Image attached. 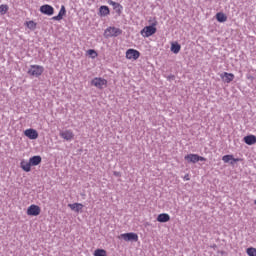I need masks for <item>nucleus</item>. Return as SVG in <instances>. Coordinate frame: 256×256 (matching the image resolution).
I'll return each mask as SVG.
<instances>
[{
	"label": "nucleus",
	"instance_id": "nucleus-1",
	"mask_svg": "<svg viewBox=\"0 0 256 256\" xmlns=\"http://www.w3.org/2000/svg\"><path fill=\"white\" fill-rule=\"evenodd\" d=\"M123 34V30H121V28H117V27H108L105 29L104 31V37H106V39H109V37H119V35Z\"/></svg>",
	"mask_w": 256,
	"mask_h": 256
},
{
	"label": "nucleus",
	"instance_id": "nucleus-2",
	"mask_svg": "<svg viewBox=\"0 0 256 256\" xmlns=\"http://www.w3.org/2000/svg\"><path fill=\"white\" fill-rule=\"evenodd\" d=\"M155 25H157V22L150 26H145L140 32L142 37H151V35H155L157 33V28Z\"/></svg>",
	"mask_w": 256,
	"mask_h": 256
},
{
	"label": "nucleus",
	"instance_id": "nucleus-3",
	"mask_svg": "<svg viewBox=\"0 0 256 256\" xmlns=\"http://www.w3.org/2000/svg\"><path fill=\"white\" fill-rule=\"evenodd\" d=\"M43 71H45L43 66L31 65L30 69L28 70V74L32 75V77H41V75H43Z\"/></svg>",
	"mask_w": 256,
	"mask_h": 256
},
{
	"label": "nucleus",
	"instance_id": "nucleus-4",
	"mask_svg": "<svg viewBox=\"0 0 256 256\" xmlns=\"http://www.w3.org/2000/svg\"><path fill=\"white\" fill-rule=\"evenodd\" d=\"M141 57V52L139 50L130 48L126 51V59L137 61Z\"/></svg>",
	"mask_w": 256,
	"mask_h": 256
},
{
	"label": "nucleus",
	"instance_id": "nucleus-5",
	"mask_svg": "<svg viewBox=\"0 0 256 256\" xmlns=\"http://www.w3.org/2000/svg\"><path fill=\"white\" fill-rule=\"evenodd\" d=\"M59 135L61 139H64V141H73V139H75L73 130H62L60 131Z\"/></svg>",
	"mask_w": 256,
	"mask_h": 256
},
{
	"label": "nucleus",
	"instance_id": "nucleus-6",
	"mask_svg": "<svg viewBox=\"0 0 256 256\" xmlns=\"http://www.w3.org/2000/svg\"><path fill=\"white\" fill-rule=\"evenodd\" d=\"M187 163H198V161H205V157L199 156L197 154H188L184 157Z\"/></svg>",
	"mask_w": 256,
	"mask_h": 256
},
{
	"label": "nucleus",
	"instance_id": "nucleus-7",
	"mask_svg": "<svg viewBox=\"0 0 256 256\" xmlns=\"http://www.w3.org/2000/svg\"><path fill=\"white\" fill-rule=\"evenodd\" d=\"M121 239L124 241H133L136 243V241H139V235L134 232L124 233L120 235Z\"/></svg>",
	"mask_w": 256,
	"mask_h": 256
},
{
	"label": "nucleus",
	"instance_id": "nucleus-8",
	"mask_svg": "<svg viewBox=\"0 0 256 256\" xmlns=\"http://www.w3.org/2000/svg\"><path fill=\"white\" fill-rule=\"evenodd\" d=\"M41 214V207L38 205L32 204L27 209V215H30L32 217H37V215Z\"/></svg>",
	"mask_w": 256,
	"mask_h": 256
},
{
	"label": "nucleus",
	"instance_id": "nucleus-9",
	"mask_svg": "<svg viewBox=\"0 0 256 256\" xmlns=\"http://www.w3.org/2000/svg\"><path fill=\"white\" fill-rule=\"evenodd\" d=\"M40 13H43V15L51 16L53 13H55V8L49 4H45L40 7Z\"/></svg>",
	"mask_w": 256,
	"mask_h": 256
},
{
	"label": "nucleus",
	"instance_id": "nucleus-10",
	"mask_svg": "<svg viewBox=\"0 0 256 256\" xmlns=\"http://www.w3.org/2000/svg\"><path fill=\"white\" fill-rule=\"evenodd\" d=\"M92 85H94V87H97L98 89H103V87H105V85H107V81L104 78H94L91 81Z\"/></svg>",
	"mask_w": 256,
	"mask_h": 256
},
{
	"label": "nucleus",
	"instance_id": "nucleus-11",
	"mask_svg": "<svg viewBox=\"0 0 256 256\" xmlns=\"http://www.w3.org/2000/svg\"><path fill=\"white\" fill-rule=\"evenodd\" d=\"M24 135L28 137V139H32V140L38 139L39 137V133L37 132V130L33 128L26 129L24 131Z\"/></svg>",
	"mask_w": 256,
	"mask_h": 256
},
{
	"label": "nucleus",
	"instance_id": "nucleus-12",
	"mask_svg": "<svg viewBox=\"0 0 256 256\" xmlns=\"http://www.w3.org/2000/svg\"><path fill=\"white\" fill-rule=\"evenodd\" d=\"M108 5H111L118 15H121V13H123V6L120 3L113 0H108Z\"/></svg>",
	"mask_w": 256,
	"mask_h": 256
},
{
	"label": "nucleus",
	"instance_id": "nucleus-13",
	"mask_svg": "<svg viewBox=\"0 0 256 256\" xmlns=\"http://www.w3.org/2000/svg\"><path fill=\"white\" fill-rule=\"evenodd\" d=\"M220 78L224 83H231V81L235 79V75L233 73L223 72L222 74H220Z\"/></svg>",
	"mask_w": 256,
	"mask_h": 256
},
{
	"label": "nucleus",
	"instance_id": "nucleus-14",
	"mask_svg": "<svg viewBox=\"0 0 256 256\" xmlns=\"http://www.w3.org/2000/svg\"><path fill=\"white\" fill-rule=\"evenodd\" d=\"M65 15H67V10L65 9V5H62L58 15L52 17V19L53 21H61Z\"/></svg>",
	"mask_w": 256,
	"mask_h": 256
},
{
	"label": "nucleus",
	"instance_id": "nucleus-15",
	"mask_svg": "<svg viewBox=\"0 0 256 256\" xmlns=\"http://www.w3.org/2000/svg\"><path fill=\"white\" fill-rule=\"evenodd\" d=\"M222 161L224 163H230V165H233L234 163L239 162V158H234L233 155H224L222 157Z\"/></svg>",
	"mask_w": 256,
	"mask_h": 256
},
{
	"label": "nucleus",
	"instance_id": "nucleus-16",
	"mask_svg": "<svg viewBox=\"0 0 256 256\" xmlns=\"http://www.w3.org/2000/svg\"><path fill=\"white\" fill-rule=\"evenodd\" d=\"M157 221L159 223H167L168 221H171V216H169V214L167 213L159 214L157 217Z\"/></svg>",
	"mask_w": 256,
	"mask_h": 256
},
{
	"label": "nucleus",
	"instance_id": "nucleus-17",
	"mask_svg": "<svg viewBox=\"0 0 256 256\" xmlns=\"http://www.w3.org/2000/svg\"><path fill=\"white\" fill-rule=\"evenodd\" d=\"M68 207L71 209V211H75V213H79V211L83 210V204L81 203L68 204Z\"/></svg>",
	"mask_w": 256,
	"mask_h": 256
},
{
	"label": "nucleus",
	"instance_id": "nucleus-18",
	"mask_svg": "<svg viewBox=\"0 0 256 256\" xmlns=\"http://www.w3.org/2000/svg\"><path fill=\"white\" fill-rule=\"evenodd\" d=\"M31 162H27L25 160H22L20 163V167L21 169H23V171H25L26 173H29V171H31Z\"/></svg>",
	"mask_w": 256,
	"mask_h": 256
},
{
	"label": "nucleus",
	"instance_id": "nucleus-19",
	"mask_svg": "<svg viewBox=\"0 0 256 256\" xmlns=\"http://www.w3.org/2000/svg\"><path fill=\"white\" fill-rule=\"evenodd\" d=\"M244 142L246 145H255L256 143V136L255 135H248L244 137Z\"/></svg>",
	"mask_w": 256,
	"mask_h": 256
},
{
	"label": "nucleus",
	"instance_id": "nucleus-20",
	"mask_svg": "<svg viewBox=\"0 0 256 256\" xmlns=\"http://www.w3.org/2000/svg\"><path fill=\"white\" fill-rule=\"evenodd\" d=\"M170 51L172 53H174L175 55H177V53H179V51H181V45L177 42L172 43Z\"/></svg>",
	"mask_w": 256,
	"mask_h": 256
},
{
	"label": "nucleus",
	"instance_id": "nucleus-21",
	"mask_svg": "<svg viewBox=\"0 0 256 256\" xmlns=\"http://www.w3.org/2000/svg\"><path fill=\"white\" fill-rule=\"evenodd\" d=\"M110 11L107 6H100L99 8V15L100 17H107L109 15Z\"/></svg>",
	"mask_w": 256,
	"mask_h": 256
},
{
	"label": "nucleus",
	"instance_id": "nucleus-22",
	"mask_svg": "<svg viewBox=\"0 0 256 256\" xmlns=\"http://www.w3.org/2000/svg\"><path fill=\"white\" fill-rule=\"evenodd\" d=\"M216 19L219 23H225V21H227V15H225L223 12H218L216 14Z\"/></svg>",
	"mask_w": 256,
	"mask_h": 256
},
{
	"label": "nucleus",
	"instance_id": "nucleus-23",
	"mask_svg": "<svg viewBox=\"0 0 256 256\" xmlns=\"http://www.w3.org/2000/svg\"><path fill=\"white\" fill-rule=\"evenodd\" d=\"M30 164L33 166H37L41 163V156H33L29 159Z\"/></svg>",
	"mask_w": 256,
	"mask_h": 256
},
{
	"label": "nucleus",
	"instance_id": "nucleus-24",
	"mask_svg": "<svg viewBox=\"0 0 256 256\" xmlns=\"http://www.w3.org/2000/svg\"><path fill=\"white\" fill-rule=\"evenodd\" d=\"M26 27H28V29H31L32 31H34V29H37V23H35L33 20H30V21L26 22Z\"/></svg>",
	"mask_w": 256,
	"mask_h": 256
},
{
	"label": "nucleus",
	"instance_id": "nucleus-25",
	"mask_svg": "<svg viewBox=\"0 0 256 256\" xmlns=\"http://www.w3.org/2000/svg\"><path fill=\"white\" fill-rule=\"evenodd\" d=\"M94 256H107V251L104 249H97L94 252Z\"/></svg>",
	"mask_w": 256,
	"mask_h": 256
},
{
	"label": "nucleus",
	"instance_id": "nucleus-26",
	"mask_svg": "<svg viewBox=\"0 0 256 256\" xmlns=\"http://www.w3.org/2000/svg\"><path fill=\"white\" fill-rule=\"evenodd\" d=\"M7 11H9V6H7V4L0 5V14L1 15H5V13H7Z\"/></svg>",
	"mask_w": 256,
	"mask_h": 256
},
{
	"label": "nucleus",
	"instance_id": "nucleus-27",
	"mask_svg": "<svg viewBox=\"0 0 256 256\" xmlns=\"http://www.w3.org/2000/svg\"><path fill=\"white\" fill-rule=\"evenodd\" d=\"M246 253L248 256H256V248H253V247L247 248Z\"/></svg>",
	"mask_w": 256,
	"mask_h": 256
},
{
	"label": "nucleus",
	"instance_id": "nucleus-28",
	"mask_svg": "<svg viewBox=\"0 0 256 256\" xmlns=\"http://www.w3.org/2000/svg\"><path fill=\"white\" fill-rule=\"evenodd\" d=\"M87 54L91 57V59H96L97 57V51L93 50V49H90L87 51Z\"/></svg>",
	"mask_w": 256,
	"mask_h": 256
},
{
	"label": "nucleus",
	"instance_id": "nucleus-29",
	"mask_svg": "<svg viewBox=\"0 0 256 256\" xmlns=\"http://www.w3.org/2000/svg\"><path fill=\"white\" fill-rule=\"evenodd\" d=\"M114 175H115L116 177H119L121 174H120L119 172L115 171V172H114Z\"/></svg>",
	"mask_w": 256,
	"mask_h": 256
},
{
	"label": "nucleus",
	"instance_id": "nucleus-30",
	"mask_svg": "<svg viewBox=\"0 0 256 256\" xmlns=\"http://www.w3.org/2000/svg\"><path fill=\"white\" fill-rule=\"evenodd\" d=\"M185 181H189V175L184 176Z\"/></svg>",
	"mask_w": 256,
	"mask_h": 256
},
{
	"label": "nucleus",
	"instance_id": "nucleus-31",
	"mask_svg": "<svg viewBox=\"0 0 256 256\" xmlns=\"http://www.w3.org/2000/svg\"><path fill=\"white\" fill-rule=\"evenodd\" d=\"M254 205H256V199L254 200Z\"/></svg>",
	"mask_w": 256,
	"mask_h": 256
}]
</instances>
